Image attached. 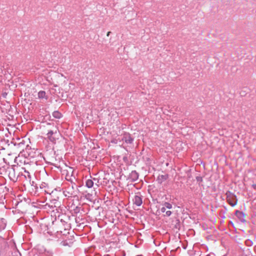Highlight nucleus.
I'll list each match as a JSON object with an SVG mask.
<instances>
[{
  "mask_svg": "<svg viewBox=\"0 0 256 256\" xmlns=\"http://www.w3.org/2000/svg\"><path fill=\"white\" fill-rule=\"evenodd\" d=\"M172 208V205L168 202H164L163 204V206L161 208L160 211L164 213V216H170L172 214V212L170 210H166L167 209H171Z\"/></svg>",
  "mask_w": 256,
  "mask_h": 256,
  "instance_id": "nucleus-3",
  "label": "nucleus"
},
{
  "mask_svg": "<svg viewBox=\"0 0 256 256\" xmlns=\"http://www.w3.org/2000/svg\"><path fill=\"white\" fill-rule=\"evenodd\" d=\"M53 134V132L52 131H50L48 133V136H51Z\"/></svg>",
  "mask_w": 256,
  "mask_h": 256,
  "instance_id": "nucleus-12",
  "label": "nucleus"
},
{
  "mask_svg": "<svg viewBox=\"0 0 256 256\" xmlns=\"http://www.w3.org/2000/svg\"><path fill=\"white\" fill-rule=\"evenodd\" d=\"M63 174L66 176V179L72 182L76 179L74 170L71 167L67 166L63 171Z\"/></svg>",
  "mask_w": 256,
  "mask_h": 256,
  "instance_id": "nucleus-1",
  "label": "nucleus"
},
{
  "mask_svg": "<svg viewBox=\"0 0 256 256\" xmlns=\"http://www.w3.org/2000/svg\"><path fill=\"white\" fill-rule=\"evenodd\" d=\"M67 244H66L65 242H63L62 245L63 246H66Z\"/></svg>",
  "mask_w": 256,
  "mask_h": 256,
  "instance_id": "nucleus-16",
  "label": "nucleus"
},
{
  "mask_svg": "<svg viewBox=\"0 0 256 256\" xmlns=\"http://www.w3.org/2000/svg\"><path fill=\"white\" fill-rule=\"evenodd\" d=\"M133 204L136 206H140L142 202L141 196L139 194H136L132 198Z\"/></svg>",
  "mask_w": 256,
  "mask_h": 256,
  "instance_id": "nucleus-4",
  "label": "nucleus"
},
{
  "mask_svg": "<svg viewBox=\"0 0 256 256\" xmlns=\"http://www.w3.org/2000/svg\"><path fill=\"white\" fill-rule=\"evenodd\" d=\"M252 187L254 190H256V184H253Z\"/></svg>",
  "mask_w": 256,
  "mask_h": 256,
  "instance_id": "nucleus-13",
  "label": "nucleus"
},
{
  "mask_svg": "<svg viewBox=\"0 0 256 256\" xmlns=\"http://www.w3.org/2000/svg\"><path fill=\"white\" fill-rule=\"evenodd\" d=\"M52 116L56 118H60L62 116V114L58 111H55L53 112Z\"/></svg>",
  "mask_w": 256,
  "mask_h": 256,
  "instance_id": "nucleus-10",
  "label": "nucleus"
},
{
  "mask_svg": "<svg viewBox=\"0 0 256 256\" xmlns=\"http://www.w3.org/2000/svg\"><path fill=\"white\" fill-rule=\"evenodd\" d=\"M110 34V32H107L106 36H108Z\"/></svg>",
  "mask_w": 256,
  "mask_h": 256,
  "instance_id": "nucleus-15",
  "label": "nucleus"
},
{
  "mask_svg": "<svg viewBox=\"0 0 256 256\" xmlns=\"http://www.w3.org/2000/svg\"><path fill=\"white\" fill-rule=\"evenodd\" d=\"M236 215L242 222H244V213L243 212L236 210Z\"/></svg>",
  "mask_w": 256,
  "mask_h": 256,
  "instance_id": "nucleus-5",
  "label": "nucleus"
},
{
  "mask_svg": "<svg viewBox=\"0 0 256 256\" xmlns=\"http://www.w3.org/2000/svg\"><path fill=\"white\" fill-rule=\"evenodd\" d=\"M198 181H202V178H197Z\"/></svg>",
  "mask_w": 256,
  "mask_h": 256,
  "instance_id": "nucleus-14",
  "label": "nucleus"
},
{
  "mask_svg": "<svg viewBox=\"0 0 256 256\" xmlns=\"http://www.w3.org/2000/svg\"><path fill=\"white\" fill-rule=\"evenodd\" d=\"M161 178L162 179L166 180L168 178V175H161L159 176V178Z\"/></svg>",
  "mask_w": 256,
  "mask_h": 256,
  "instance_id": "nucleus-11",
  "label": "nucleus"
},
{
  "mask_svg": "<svg viewBox=\"0 0 256 256\" xmlns=\"http://www.w3.org/2000/svg\"><path fill=\"white\" fill-rule=\"evenodd\" d=\"M226 200L232 206H235L237 204L236 196L233 193L230 192L226 193Z\"/></svg>",
  "mask_w": 256,
  "mask_h": 256,
  "instance_id": "nucleus-2",
  "label": "nucleus"
},
{
  "mask_svg": "<svg viewBox=\"0 0 256 256\" xmlns=\"http://www.w3.org/2000/svg\"><path fill=\"white\" fill-rule=\"evenodd\" d=\"M123 140L126 143H131L132 142V138L130 137V134H126L124 135Z\"/></svg>",
  "mask_w": 256,
  "mask_h": 256,
  "instance_id": "nucleus-6",
  "label": "nucleus"
},
{
  "mask_svg": "<svg viewBox=\"0 0 256 256\" xmlns=\"http://www.w3.org/2000/svg\"><path fill=\"white\" fill-rule=\"evenodd\" d=\"M38 96L40 98L46 99V92L44 91H40L38 93Z\"/></svg>",
  "mask_w": 256,
  "mask_h": 256,
  "instance_id": "nucleus-9",
  "label": "nucleus"
},
{
  "mask_svg": "<svg viewBox=\"0 0 256 256\" xmlns=\"http://www.w3.org/2000/svg\"><path fill=\"white\" fill-rule=\"evenodd\" d=\"M86 184L88 188H91L94 186V182L92 180L88 179L86 180Z\"/></svg>",
  "mask_w": 256,
  "mask_h": 256,
  "instance_id": "nucleus-8",
  "label": "nucleus"
},
{
  "mask_svg": "<svg viewBox=\"0 0 256 256\" xmlns=\"http://www.w3.org/2000/svg\"><path fill=\"white\" fill-rule=\"evenodd\" d=\"M65 192H67L68 194L70 196H73L76 194V190H74V186L72 185V188L68 190H66Z\"/></svg>",
  "mask_w": 256,
  "mask_h": 256,
  "instance_id": "nucleus-7",
  "label": "nucleus"
}]
</instances>
